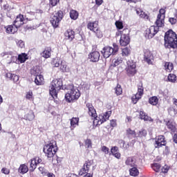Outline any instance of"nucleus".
<instances>
[{
    "label": "nucleus",
    "instance_id": "f257e3e1",
    "mask_svg": "<svg viewBox=\"0 0 177 177\" xmlns=\"http://www.w3.org/2000/svg\"><path fill=\"white\" fill-rule=\"evenodd\" d=\"M86 107L88 110L89 115L93 119V125H95V127L102 125L103 122H106V121L110 118V115H111V111H108L105 113H101L99 117H97L96 109H95L92 104L87 103Z\"/></svg>",
    "mask_w": 177,
    "mask_h": 177
},
{
    "label": "nucleus",
    "instance_id": "f03ea898",
    "mask_svg": "<svg viewBox=\"0 0 177 177\" xmlns=\"http://www.w3.org/2000/svg\"><path fill=\"white\" fill-rule=\"evenodd\" d=\"M165 46L168 49H176L177 48V35L172 30L165 32Z\"/></svg>",
    "mask_w": 177,
    "mask_h": 177
},
{
    "label": "nucleus",
    "instance_id": "7ed1b4c3",
    "mask_svg": "<svg viewBox=\"0 0 177 177\" xmlns=\"http://www.w3.org/2000/svg\"><path fill=\"white\" fill-rule=\"evenodd\" d=\"M67 92L65 95V99L66 102L68 103H73L74 100H78L80 99V96H81V93H80V90L75 87L73 84L68 85L66 88Z\"/></svg>",
    "mask_w": 177,
    "mask_h": 177
},
{
    "label": "nucleus",
    "instance_id": "20e7f679",
    "mask_svg": "<svg viewBox=\"0 0 177 177\" xmlns=\"http://www.w3.org/2000/svg\"><path fill=\"white\" fill-rule=\"evenodd\" d=\"M62 86L63 81L62 79H55L52 81L49 91L53 99H57V93H59V91L62 89Z\"/></svg>",
    "mask_w": 177,
    "mask_h": 177
},
{
    "label": "nucleus",
    "instance_id": "39448f33",
    "mask_svg": "<svg viewBox=\"0 0 177 177\" xmlns=\"http://www.w3.org/2000/svg\"><path fill=\"white\" fill-rule=\"evenodd\" d=\"M24 21H26L24 16L21 15H18L14 21V24L7 27L6 32H8V34H15V32H17L19 27H21V26L24 24Z\"/></svg>",
    "mask_w": 177,
    "mask_h": 177
},
{
    "label": "nucleus",
    "instance_id": "423d86ee",
    "mask_svg": "<svg viewBox=\"0 0 177 177\" xmlns=\"http://www.w3.org/2000/svg\"><path fill=\"white\" fill-rule=\"evenodd\" d=\"M44 153H45L48 158H53L57 151V145H56V141H52L49 144L46 145L43 149Z\"/></svg>",
    "mask_w": 177,
    "mask_h": 177
},
{
    "label": "nucleus",
    "instance_id": "0eeeda50",
    "mask_svg": "<svg viewBox=\"0 0 177 177\" xmlns=\"http://www.w3.org/2000/svg\"><path fill=\"white\" fill-rule=\"evenodd\" d=\"M62 19L63 11L59 10L51 15L50 21L54 28H57L59 27V24Z\"/></svg>",
    "mask_w": 177,
    "mask_h": 177
},
{
    "label": "nucleus",
    "instance_id": "6e6552de",
    "mask_svg": "<svg viewBox=\"0 0 177 177\" xmlns=\"http://www.w3.org/2000/svg\"><path fill=\"white\" fill-rule=\"evenodd\" d=\"M118 52V46L113 44V48L111 46H106L102 48L101 53L105 59L110 57L111 55H115Z\"/></svg>",
    "mask_w": 177,
    "mask_h": 177
},
{
    "label": "nucleus",
    "instance_id": "1a4fd4ad",
    "mask_svg": "<svg viewBox=\"0 0 177 177\" xmlns=\"http://www.w3.org/2000/svg\"><path fill=\"white\" fill-rule=\"evenodd\" d=\"M125 70L128 77H133L138 73V71H136V62L132 59L127 61Z\"/></svg>",
    "mask_w": 177,
    "mask_h": 177
},
{
    "label": "nucleus",
    "instance_id": "9d476101",
    "mask_svg": "<svg viewBox=\"0 0 177 177\" xmlns=\"http://www.w3.org/2000/svg\"><path fill=\"white\" fill-rule=\"evenodd\" d=\"M128 31V29H124L122 31V33L120 37V44L121 46H127L131 42V39L129 38V35L125 34L124 32Z\"/></svg>",
    "mask_w": 177,
    "mask_h": 177
},
{
    "label": "nucleus",
    "instance_id": "9b49d317",
    "mask_svg": "<svg viewBox=\"0 0 177 177\" xmlns=\"http://www.w3.org/2000/svg\"><path fill=\"white\" fill-rule=\"evenodd\" d=\"M153 140V145L156 149H160V147H162V146H165V145H167L164 136H158V137L155 138Z\"/></svg>",
    "mask_w": 177,
    "mask_h": 177
},
{
    "label": "nucleus",
    "instance_id": "f8f14e48",
    "mask_svg": "<svg viewBox=\"0 0 177 177\" xmlns=\"http://www.w3.org/2000/svg\"><path fill=\"white\" fill-rule=\"evenodd\" d=\"M144 88H143V86L139 85L138 86V93L133 95L131 98V100L133 103V104H136V103H138V100L140 99H142V96H143V92H144Z\"/></svg>",
    "mask_w": 177,
    "mask_h": 177
},
{
    "label": "nucleus",
    "instance_id": "ddd939ff",
    "mask_svg": "<svg viewBox=\"0 0 177 177\" xmlns=\"http://www.w3.org/2000/svg\"><path fill=\"white\" fill-rule=\"evenodd\" d=\"M158 26H151L149 29H147L146 35H148V38H153L158 32Z\"/></svg>",
    "mask_w": 177,
    "mask_h": 177
},
{
    "label": "nucleus",
    "instance_id": "4468645a",
    "mask_svg": "<svg viewBox=\"0 0 177 177\" xmlns=\"http://www.w3.org/2000/svg\"><path fill=\"white\" fill-rule=\"evenodd\" d=\"M88 58L93 63H96L99 62V59H100V53L98 51H94L90 53Z\"/></svg>",
    "mask_w": 177,
    "mask_h": 177
},
{
    "label": "nucleus",
    "instance_id": "2eb2a0df",
    "mask_svg": "<svg viewBox=\"0 0 177 177\" xmlns=\"http://www.w3.org/2000/svg\"><path fill=\"white\" fill-rule=\"evenodd\" d=\"M144 60L145 62H147L149 64H153V60H154V57L150 51L146 50L144 55Z\"/></svg>",
    "mask_w": 177,
    "mask_h": 177
},
{
    "label": "nucleus",
    "instance_id": "dca6fc26",
    "mask_svg": "<svg viewBox=\"0 0 177 177\" xmlns=\"http://www.w3.org/2000/svg\"><path fill=\"white\" fill-rule=\"evenodd\" d=\"M64 35L66 39H69V41H73V39H74V38L75 37V32H74L72 29H68L65 32Z\"/></svg>",
    "mask_w": 177,
    "mask_h": 177
},
{
    "label": "nucleus",
    "instance_id": "f3484780",
    "mask_svg": "<svg viewBox=\"0 0 177 177\" xmlns=\"http://www.w3.org/2000/svg\"><path fill=\"white\" fill-rule=\"evenodd\" d=\"M140 120H144V121H149L150 122H153V119L150 116L147 115L143 111H140Z\"/></svg>",
    "mask_w": 177,
    "mask_h": 177
},
{
    "label": "nucleus",
    "instance_id": "a211bd4d",
    "mask_svg": "<svg viewBox=\"0 0 177 177\" xmlns=\"http://www.w3.org/2000/svg\"><path fill=\"white\" fill-rule=\"evenodd\" d=\"M136 12L138 16H139V17H140L141 19H145V20H149V15L147 14H146L140 8L136 9Z\"/></svg>",
    "mask_w": 177,
    "mask_h": 177
},
{
    "label": "nucleus",
    "instance_id": "6ab92c4d",
    "mask_svg": "<svg viewBox=\"0 0 177 177\" xmlns=\"http://www.w3.org/2000/svg\"><path fill=\"white\" fill-rule=\"evenodd\" d=\"M166 125L168 129H170L171 132H175V131H176V124H175V122H174V120H169L168 122H167Z\"/></svg>",
    "mask_w": 177,
    "mask_h": 177
},
{
    "label": "nucleus",
    "instance_id": "aec40b11",
    "mask_svg": "<svg viewBox=\"0 0 177 177\" xmlns=\"http://www.w3.org/2000/svg\"><path fill=\"white\" fill-rule=\"evenodd\" d=\"M165 18H162L160 15H158L156 21V27H158V28L162 27V26H164V23H165Z\"/></svg>",
    "mask_w": 177,
    "mask_h": 177
},
{
    "label": "nucleus",
    "instance_id": "412c9836",
    "mask_svg": "<svg viewBox=\"0 0 177 177\" xmlns=\"http://www.w3.org/2000/svg\"><path fill=\"white\" fill-rule=\"evenodd\" d=\"M30 74L32 75H35V77H37V75H41V68L39 66H34L30 70Z\"/></svg>",
    "mask_w": 177,
    "mask_h": 177
},
{
    "label": "nucleus",
    "instance_id": "4be33fe9",
    "mask_svg": "<svg viewBox=\"0 0 177 177\" xmlns=\"http://www.w3.org/2000/svg\"><path fill=\"white\" fill-rule=\"evenodd\" d=\"M1 56V57L6 59L8 63H12V62H13V59H15V57L12 56L11 54H9L8 53H2Z\"/></svg>",
    "mask_w": 177,
    "mask_h": 177
},
{
    "label": "nucleus",
    "instance_id": "5701e85b",
    "mask_svg": "<svg viewBox=\"0 0 177 177\" xmlns=\"http://www.w3.org/2000/svg\"><path fill=\"white\" fill-rule=\"evenodd\" d=\"M41 56L44 57V59H49L52 56V50L50 48L45 49L41 53Z\"/></svg>",
    "mask_w": 177,
    "mask_h": 177
},
{
    "label": "nucleus",
    "instance_id": "b1692460",
    "mask_svg": "<svg viewBox=\"0 0 177 177\" xmlns=\"http://www.w3.org/2000/svg\"><path fill=\"white\" fill-rule=\"evenodd\" d=\"M18 172L21 174V175H24V174H27L28 172V167L26 165H21L18 169Z\"/></svg>",
    "mask_w": 177,
    "mask_h": 177
},
{
    "label": "nucleus",
    "instance_id": "393cba45",
    "mask_svg": "<svg viewBox=\"0 0 177 177\" xmlns=\"http://www.w3.org/2000/svg\"><path fill=\"white\" fill-rule=\"evenodd\" d=\"M97 21L89 22L87 24V28H88V30H91V31H93L97 28Z\"/></svg>",
    "mask_w": 177,
    "mask_h": 177
},
{
    "label": "nucleus",
    "instance_id": "a878e982",
    "mask_svg": "<svg viewBox=\"0 0 177 177\" xmlns=\"http://www.w3.org/2000/svg\"><path fill=\"white\" fill-rule=\"evenodd\" d=\"M165 70L167 73H171L172 70H174V64L171 62H165Z\"/></svg>",
    "mask_w": 177,
    "mask_h": 177
},
{
    "label": "nucleus",
    "instance_id": "bb28decb",
    "mask_svg": "<svg viewBox=\"0 0 177 177\" xmlns=\"http://www.w3.org/2000/svg\"><path fill=\"white\" fill-rule=\"evenodd\" d=\"M35 118V115H34V112L32 111H30L28 113L25 115L24 120L28 121H32Z\"/></svg>",
    "mask_w": 177,
    "mask_h": 177
},
{
    "label": "nucleus",
    "instance_id": "cd10ccee",
    "mask_svg": "<svg viewBox=\"0 0 177 177\" xmlns=\"http://www.w3.org/2000/svg\"><path fill=\"white\" fill-rule=\"evenodd\" d=\"M35 83L36 84V85H43L44 76L42 75L36 76L35 79Z\"/></svg>",
    "mask_w": 177,
    "mask_h": 177
},
{
    "label": "nucleus",
    "instance_id": "c85d7f7f",
    "mask_svg": "<svg viewBox=\"0 0 177 177\" xmlns=\"http://www.w3.org/2000/svg\"><path fill=\"white\" fill-rule=\"evenodd\" d=\"M7 78H10L13 81V82H17L19 81V76L17 75L8 73L6 74Z\"/></svg>",
    "mask_w": 177,
    "mask_h": 177
},
{
    "label": "nucleus",
    "instance_id": "c756f323",
    "mask_svg": "<svg viewBox=\"0 0 177 177\" xmlns=\"http://www.w3.org/2000/svg\"><path fill=\"white\" fill-rule=\"evenodd\" d=\"M126 134L128 136V138H130V139H132V138H136V136H137L135 131H133L131 129H127Z\"/></svg>",
    "mask_w": 177,
    "mask_h": 177
},
{
    "label": "nucleus",
    "instance_id": "7c9ffc66",
    "mask_svg": "<svg viewBox=\"0 0 177 177\" xmlns=\"http://www.w3.org/2000/svg\"><path fill=\"white\" fill-rule=\"evenodd\" d=\"M136 160L134 158H128L126 160V165H129L130 167H135Z\"/></svg>",
    "mask_w": 177,
    "mask_h": 177
},
{
    "label": "nucleus",
    "instance_id": "2f4dec72",
    "mask_svg": "<svg viewBox=\"0 0 177 177\" xmlns=\"http://www.w3.org/2000/svg\"><path fill=\"white\" fill-rule=\"evenodd\" d=\"M28 59V57H27V54L26 53H21L18 55V60L20 63H24Z\"/></svg>",
    "mask_w": 177,
    "mask_h": 177
},
{
    "label": "nucleus",
    "instance_id": "473e14b6",
    "mask_svg": "<svg viewBox=\"0 0 177 177\" xmlns=\"http://www.w3.org/2000/svg\"><path fill=\"white\" fill-rule=\"evenodd\" d=\"M168 113L171 117H175V115L177 114V109L175 108V106H170L168 109Z\"/></svg>",
    "mask_w": 177,
    "mask_h": 177
},
{
    "label": "nucleus",
    "instance_id": "72a5a7b5",
    "mask_svg": "<svg viewBox=\"0 0 177 177\" xmlns=\"http://www.w3.org/2000/svg\"><path fill=\"white\" fill-rule=\"evenodd\" d=\"M79 14L77 10H72L70 11V17L72 20H77L78 19Z\"/></svg>",
    "mask_w": 177,
    "mask_h": 177
},
{
    "label": "nucleus",
    "instance_id": "f704fd0d",
    "mask_svg": "<svg viewBox=\"0 0 177 177\" xmlns=\"http://www.w3.org/2000/svg\"><path fill=\"white\" fill-rule=\"evenodd\" d=\"M29 164H30V171L31 172H34V170L37 168V163L35 162V160L33 159H31L29 161Z\"/></svg>",
    "mask_w": 177,
    "mask_h": 177
},
{
    "label": "nucleus",
    "instance_id": "c9c22d12",
    "mask_svg": "<svg viewBox=\"0 0 177 177\" xmlns=\"http://www.w3.org/2000/svg\"><path fill=\"white\" fill-rule=\"evenodd\" d=\"M149 103L152 106H157V104H158V98L156 96L150 97L149 100Z\"/></svg>",
    "mask_w": 177,
    "mask_h": 177
},
{
    "label": "nucleus",
    "instance_id": "e433bc0d",
    "mask_svg": "<svg viewBox=\"0 0 177 177\" xmlns=\"http://www.w3.org/2000/svg\"><path fill=\"white\" fill-rule=\"evenodd\" d=\"M167 81L169 82H172V84H175V82H176V75L174 73L169 74Z\"/></svg>",
    "mask_w": 177,
    "mask_h": 177
},
{
    "label": "nucleus",
    "instance_id": "4c0bfd02",
    "mask_svg": "<svg viewBox=\"0 0 177 177\" xmlns=\"http://www.w3.org/2000/svg\"><path fill=\"white\" fill-rule=\"evenodd\" d=\"M92 165H93V160H87L84 162L83 166L85 167L87 171L89 172V169Z\"/></svg>",
    "mask_w": 177,
    "mask_h": 177
},
{
    "label": "nucleus",
    "instance_id": "58836bf2",
    "mask_svg": "<svg viewBox=\"0 0 177 177\" xmlns=\"http://www.w3.org/2000/svg\"><path fill=\"white\" fill-rule=\"evenodd\" d=\"M121 63H122V58L118 57L112 61V66L113 67H117V66H119Z\"/></svg>",
    "mask_w": 177,
    "mask_h": 177
},
{
    "label": "nucleus",
    "instance_id": "ea45409f",
    "mask_svg": "<svg viewBox=\"0 0 177 177\" xmlns=\"http://www.w3.org/2000/svg\"><path fill=\"white\" fill-rule=\"evenodd\" d=\"M131 176H138L139 175V170L136 167H133L129 170Z\"/></svg>",
    "mask_w": 177,
    "mask_h": 177
},
{
    "label": "nucleus",
    "instance_id": "a19ab883",
    "mask_svg": "<svg viewBox=\"0 0 177 177\" xmlns=\"http://www.w3.org/2000/svg\"><path fill=\"white\" fill-rule=\"evenodd\" d=\"M80 122V118H73L71 119V125L75 128V125H78V122Z\"/></svg>",
    "mask_w": 177,
    "mask_h": 177
},
{
    "label": "nucleus",
    "instance_id": "79ce46f5",
    "mask_svg": "<svg viewBox=\"0 0 177 177\" xmlns=\"http://www.w3.org/2000/svg\"><path fill=\"white\" fill-rule=\"evenodd\" d=\"M115 93L117 96H120L122 93V88H121V85L118 84L115 88Z\"/></svg>",
    "mask_w": 177,
    "mask_h": 177
},
{
    "label": "nucleus",
    "instance_id": "37998d69",
    "mask_svg": "<svg viewBox=\"0 0 177 177\" xmlns=\"http://www.w3.org/2000/svg\"><path fill=\"white\" fill-rule=\"evenodd\" d=\"M151 168H152V169H153V171H155V172H160L161 165L158 163H153L151 165Z\"/></svg>",
    "mask_w": 177,
    "mask_h": 177
},
{
    "label": "nucleus",
    "instance_id": "c03bdc74",
    "mask_svg": "<svg viewBox=\"0 0 177 177\" xmlns=\"http://www.w3.org/2000/svg\"><path fill=\"white\" fill-rule=\"evenodd\" d=\"M93 32L95 34L97 38H102V37H103V33L102 32V31H100V29H99L98 28H95L93 30Z\"/></svg>",
    "mask_w": 177,
    "mask_h": 177
},
{
    "label": "nucleus",
    "instance_id": "a18cd8bd",
    "mask_svg": "<svg viewBox=\"0 0 177 177\" xmlns=\"http://www.w3.org/2000/svg\"><path fill=\"white\" fill-rule=\"evenodd\" d=\"M60 70L62 73H67V64H66V62H61Z\"/></svg>",
    "mask_w": 177,
    "mask_h": 177
},
{
    "label": "nucleus",
    "instance_id": "49530a36",
    "mask_svg": "<svg viewBox=\"0 0 177 177\" xmlns=\"http://www.w3.org/2000/svg\"><path fill=\"white\" fill-rule=\"evenodd\" d=\"M52 162L54 165H59L62 162V158L57 156L55 158H53Z\"/></svg>",
    "mask_w": 177,
    "mask_h": 177
},
{
    "label": "nucleus",
    "instance_id": "de8ad7c7",
    "mask_svg": "<svg viewBox=\"0 0 177 177\" xmlns=\"http://www.w3.org/2000/svg\"><path fill=\"white\" fill-rule=\"evenodd\" d=\"M131 54V50L128 48H125L122 49V56H128Z\"/></svg>",
    "mask_w": 177,
    "mask_h": 177
},
{
    "label": "nucleus",
    "instance_id": "09e8293b",
    "mask_svg": "<svg viewBox=\"0 0 177 177\" xmlns=\"http://www.w3.org/2000/svg\"><path fill=\"white\" fill-rule=\"evenodd\" d=\"M84 145L86 149H92V141L91 140L89 139L86 140Z\"/></svg>",
    "mask_w": 177,
    "mask_h": 177
},
{
    "label": "nucleus",
    "instance_id": "8fccbe9b",
    "mask_svg": "<svg viewBox=\"0 0 177 177\" xmlns=\"http://www.w3.org/2000/svg\"><path fill=\"white\" fill-rule=\"evenodd\" d=\"M32 95V91H28L26 93V98L28 99V100H34Z\"/></svg>",
    "mask_w": 177,
    "mask_h": 177
},
{
    "label": "nucleus",
    "instance_id": "3c124183",
    "mask_svg": "<svg viewBox=\"0 0 177 177\" xmlns=\"http://www.w3.org/2000/svg\"><path fill=\"white\" fill-rule=\"evenodd\" d=\"M39 171L43 175V176H46V174L48 173V171L45 169L44 167H39Z\"/></svg>",
    "mask_w": 177,
    "mask_h": 177
},
{
    "label": "nucleus",
    "instance_id": "603ef678",
    "mask_svg": "<svg viewBox=\"0 0 177 177\" xmlns=\"http://www.w3.org/2000/svg\"><path fill=\"white\" fill-rule=\"evenodd\" d=\"M158 16H160L162 19H165V9L161 8Z\"/></svg>",
    "mask_w": 177,
    "mask_h": 177
},
{
    "label": "nucleus",
    "instance_id": "864d4df0",
    "mask_svg": "<svg viewBox=\"0 0 177 177\" xmlns=\"http://www.w3.org/2000/svg\"><path fill=\"white\" fill-rule=\"evenodd\" d=\"M147 135V131L145 129L140 131L139 133H138V136L139 138H142V136H146Z\"/></svg>",
    "mask_w": 177,
    "mask_h": 177
},
{
    "label": "nucleus",
    "instance_id": "5fc2aeb1",
    "mask_svg": "<svg viewBox=\"0 0 177 177\" xmlns=\"http://www.w3.org/2000/svg\"><path fill=\"white\" fill-rule=\"evenodd\" d=\"M88 170L83 166L82 169L79 171V175L82 176L85 174H88Z\"/></svg>",
    "mask_w": 177,
    "mask_h": 177
},
{
    "label": "nucleus",
    "instance_id": "6e6d98bb",
    "mask_svg": "<svg viewBox=\"0 0 177 177\" xmlns=\"http://www.w3.org/2000/svg\"><path fill=\"white\" fill-rule=\"evenodd\" d=\"M118 147H113L111 149V153H109V156H113L114 154H115L116 153H118Z\"/></svg>",
    "mask_w": 177,
    "mask_h": 177
},
{
    "label": "nucleus",
    "instance_id": "4d7b16f0",
    "mask_svg": "<svg viewBox=\"0 0 177 177\" xmlns=\"http://www.w3.org/2000/svg\"><path fill=\"white\" fill-rule=\"evenodd\" d=\"M118 144L120 145V147H122V149H127L128 147H125V141L123 140H118Z\"/></svg>",
    "mask_w": 177,
    "mask_h": 177
},
{
    "label": "nucleus",
    "instance_id": "13d9d810",
    "mask_svg": "<svg viewBox=\"0 0 177 177\" xmlns=\"http://www.w3.org/2000/svg\"><path fill=\"white\" fill-rule=\"evenodd\" d=\"M101 151H103L104 154H109V153L110 152V149L106 146H102L101 148Z\"/></svg>",
    "mask_w": 177,
    "mask_h": 177
},
{
    "label": "nucleus",
    "instance_id": "bf43d9fd",
    "mask_svg": "<svg viewBox=\"0 0 177 177\" xmlns=\"http://www.w3.org/2000/svg\"><path fill=\"white\" fill-rule=\"evenodd\" d=\"M115 26L118 30H122L124 28V26L122 25V22L117 21L115 22Z\"/></svg>",
    "mask_w": 177,
    "mask_h": 177
},
{
    "label": "nucleus",
    "instance_id": "052dcab7",
    "mask_svg": "<svg viewBox=\"0 0 177 177\" xmlns=\"http://www.w3.org/2000/svg\"><path fill=\"white\" fill-rule=\"evenodd\" d=\"M59 2H60V0H50V5L51 6H56Z\"/></svg>",
    "mask_w": 177,
    "mask_h": 177
},
{
    "label": "nucleus",
    "instance_id": "680f3d73",
    "mask_svg": "<svg viewBox=\"0 0 177 177\" xmlns=\"http://www.w3.org/2000/svg\"><path fill=\"white\" fill-rule=\"evenodd\" d=\"M17 46H19V48H24V41H23L22 40H19L17 42Z\"/></svg>",
    "mask_w": 177,
    "mask_h": 177
},
{
    "label": "nucleus",
    "instance_id": "e2e57ef3",
    "mask_svg": "<svg viewBox=\"0 0 177 177\" xmlns=\"http://www.w3.org/2000/svg\"><path fill=\"white\" fill-rule=\"evenodd\" d=\"M1 172L3 174H5V175H9L10 171L9 170V169H7V168H3L1 169Z\"/></svg>",
    "mask_w": 177,
    "mask_h": 177
},
{
    "label": "nucleus",
    "instance_id": "0e129e2a",
    "mask_svg": "<svg viewBox=\"0 0 177 177\" xmlns=\"http://www.w3.org/2000/svg\"><path fill=\"white\" fill-rule=\"evenodd\" d=\"M35 160V162H36V165H38V164H41L42 162V159L39 158V157H36L33 158Z\"/></svg>",
    "mask_w": 177,
    "mask_h": 177
},
{
    "label": "nucleus",
    "instance_id": "69168bd1",
    "mask_svg": "<svg viewBox=\"0 0 177 177\" xmlns=\"http://www.w3.org/2000/svg\"><path fill=\"white\" fill-rule=\"evenodd\" d=\"M111 124V127H112L113 128L117 127V120H111L110 122Z\"/></svg>",
    "mask_w": 177,
    "mask_h": 177
},
{
    "label": "nucleus",
    "instance_id": "338daca9",
    "mask_svg": "<svg viewBox=\"0 0 177 177\" xmlns=\"http://www.w3.org/2000/svg\"><path fill=\"white\" fill-rule=\"evenodd\" d=\"M169 170V168H168L167 166H165L162 168V172L163 174H167V172H168V171Z\"/></svg>",
    "mask_w": 177,
    "mask_h": 177
},
{
    "label": "nucleus",
    "instance_id": "774afa93",
    "mask_svg": "<svg viewBox=\"0 0 177 177\" xmlns=\"http://www.w3.org/2000/svg\"><path fill=\"white\" fill-rule=\"evenodd\" d=\"M169 21L171 23V24H176L177 20L175 18H169Z\"/></svg>",
    "mask_w": 177,
    "mask_h": 177
}]
</instances>
